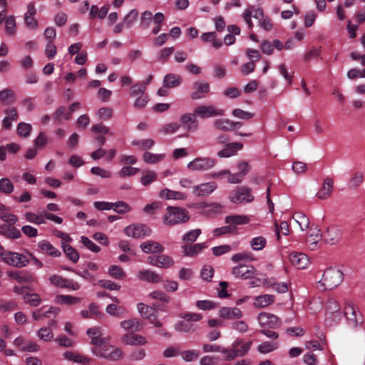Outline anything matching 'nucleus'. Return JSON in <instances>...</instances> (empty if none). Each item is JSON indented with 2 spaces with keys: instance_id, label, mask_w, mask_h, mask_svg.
Masks as SVG:
<instances>
[{
  "instance_id": "nucleus-1",
  "label": "nucleus",
  "mask_w": 365,
  "mask_h": 365,
  "mask_svg": "<svg viewBox=\"0 0 365 365\" xmlns=\"http://www.w3.org/2000/svg\"><path fill=\"white\" fill-rule=\"evenodd\" d=\"M343 281V273L337 269H327L319 282L324 290L332 289L338 287Z\"/></svg>"
},
{
  "instance_id": "nucleus-2",
  "label": "nucleus",
  "mask_w": 365,
  "mask_h": 365,
  "mask_svg": "<svg viewBox=\"0 0 365 365\" xmlns=\"http://www.w3.org/2000/svg\"><path fill=\"white\" fill-rule=\"evenodd\" d=\"M188 212L181 207H168L167 212L163 217V221L167 225H175L186 222L189 220Z\"/></svg>"
},
{
  "instance_id": "nucleus-3",
  "label": "nucleus",
  "mask_w": 365,
  "mask_h": 365,
  "mask_svg": "<svg viewBox=\"0 0 365 365\" xmlns=\"http://www.w3.org/2000/svg\"><path fill=\"white\" fill-rule=\"evenodd\" d=\"M91 352L96 356L110 361H117L122 358L123 354V351L120 348L110 345L107 342L102 346L93 347Z\"/></svg>"
},
{
  "instance_id": "nucleus-4",
  "label": "nucleus",
  "mask_w": 365,
  "mask_h": 365,
  "mask_svg": "<svg viewBox=\"0 0 365 365\" xmlns=\"http://www.w3.org/2000/svg\"><path fill=\"white\" fill-rule=\"evenodd\" d=\"M217 164L215 158L210 157H197L189 162L187 168L193 172H205L212 169Z\"/></svg>"
},
{
  "instance_id": "nucleus-5",
  "label": "nucleus",
  "mask_w": 365,
  "mask_h": 365,
  "mask_svg": "<svg viewBox=\"0 0 365 365\" xmlns=\"http://www.w3.org/2000/svg\"><path fill=\"white\" fill-rule=\"evenodd\" d=\"M348 326L354 329L361 327L364 322V317L360 311L353 304L348 303L344 309Z\"/></svg>"
},
{
  "instance_id": "nucleus-6",
  "label": "nucleus",
  "mask_w": 365,
  "mask_h": 365,
  "mask_svg": "<svg viewBox=\"0 0 365 365\" xmlns=\"http://www.w3.org/2000/svg\"><path fill=\"white\" fill-rule=\"evenodd\" d=\"M326 323L331 326L332 322H338L341 319L340 307L333 298L327 299L325 304Z\"/></svg>"
},
{
  "instance_id": "nucleus-7",
  "label": "nucleus",
  "mask_w": 365,
  "mask_h": 365,
  "mask_svg": "<svg viewBox=\"0 0 365 365\" xmlns=\"http://www.w3.org/2000/svg\"><path fill=\"white\" fill-rule=\"evenodd\" d=\"M1 260L9 265L23 267L29 264L28 257L21 253L6 251L1 254Z\"/></svg>"
},
{
  "instance_id": "nucleus-8",
  "label": "nucleus",
  "mask_w": 365,
  "mask_h": 365,
  "mask_svg": "<svg viewBox=\"0 0 365 365\" xmlns=\"http://www.w3.org/2000/svg\"><path fill=\"white\" fill-rule=\"evenodd\" d=\"M229 200L235 204L248 203L254 200L251 189L245 186L238 187L229 196Z\"/></svg>"
},
{
  "instance_id": "nucleus-9",
  "label": "nucleus",
  "mask_w": 365,
  "mask_h": 365,
  "mask_svg": "<svg viewBox=\"0 0 365 365\" xmlns=\"http://www.w3.org/2000/svg\"><path fill=\"white\" fill-rule=\"evenodd\" d=\"M224 114V110L217 108L212 105H200L193 110L194 116L203 119L221 116Z\"/></svg>"
},
{
  "instance_id": "nucleus-10",
  "label": "nucleus",
  "mask_w": 365,
  "mask_h": 365,
  "mask_svg": "<svg viewBox=\"0 0 365 365\" xmlns=\"http://www.w3.org/2000/svg\"><path fill=\"white\" fill-rule=\"evenodd\" d=\"M124 232L128 237L143 238L150 235L151 230L145 225L137 224L126 227L124 230Z\"/></svg>"
},
{
  "instance_id": "nucleus-11",
  "label": "nucleus",
  "mask_w": 365,
  "mask_h": 365,
  "mask_svg": "<svg viewBox=\"0 0 365 365\" xmlns=\"http://www.w3.org/2000/svg\"><path fill=\"white\" fill-rule=\"evenodd\" d=\"M147 260L149 264L162 269H168L174 264L173 259L166 255L149 256Z\"/></svg>"
},
{
  "instance_id": "nucleus-12",
  "label": "nucleus",
  "mask_w": 365,
  "mask_h": 365,
  "mask_svg": "<svg viewBox=\"0 0 365 365\" xmlns=\"http://www.w3.org/2000/svg\"><path fill=\"white\" fill-rule=\"evenodd\" d=\"M86 334L91 339V344L93 347L102 346L107 342L106 339L103 336V330L100 327H93L88 328Z\"/></svg>"
},
{
  "instance_id": "nucleus-13",
  "label": "nucleus",
  "mask_w": 365,
  "mask_h": 365,
  "mask_svg": "<svg viewBox=\"0 0 365 365\" xmlns=\"http://www.w3.org/2000/svg\"><path fill=\"white\" fill-rule=\"evenodd\" d=\"M217 187L214 182H202L192 187V194L196 197H205L212 194Z\"/></svg>"
},
{
  "instance_id": "nucleus-14",
  "label": "nucleus",
  "mask_w": 365,
  "mask_h": 365,
  "mask_svg": "<svg viewBox=\"0 0 365 365\" xmlns=\"http://www.w3.org/2000/svg\"><path fill=\"white\" fill-rule=\"evenodd\" d=\"M257 320L261 327L277 328L280 326V320L274 314L267 312L259 314Z\"/></svg>"
},
{
  "instance_id": "nucleus-15",
  "label": "nucleus",
  "mask_w": 365,
  "mask_h": 365,
  "mask_svg": "<svg viewBox=\"0 0 365 365\" xmlns=\"http://www.w3.org/2000/svg\"><path fill=\"white\" fill-rule=\"evenodd\" d=\"M243 145L241 143L234 142L227 143L222 149L217 153L220 158H227L237 155V152L242 150Z\"/></svg>"
},
{
  "instance_id": "nucleus-16",
  "label": "nucleus",
  "mask_w": 365,
  "mask_h": 365,
  "mask_svg": "<svg viewBox=\"0 0 365 365\" xmlns=\"http://www.w3.org/2000/svg\"><path fill=\"white\" fill-rule=\"evenodd\" d=\"M256 272L253 266L241 264L233 267L232 274L237 278L250 279Z\"/></svg>"
},
{
  "instance_id": "nucleus-17",
  "label": "nucleus",
  "mask_w": 365,
  "mask_h": 365,
  "mask_svg": "<svg viewBox=\"0 0 365 365\" xmlns=\"http://www.w3.org/2000/svg\"><path fill=\"white\" fill-rule=\"evenodd\" d=\"M218 315L223 319H238L242 317V312L237 307H222L219 309Z\"/></svg>"
},
{
  "instance_id": "nucleus-18",
  "label": "nucleus",
  "mask_w": 365,
  "mask_h": 365,
  "mask_svg": "<svg viewBox=\"0 0 365 365\" xmlns=\"http://www.w3.org/2000/svg\"><path fill=\"white\" fill-rule=\"evenodd\" d=\"M137 277L138 279L150 283H158L162 281V277L159 274L148 269L140 270Z\"/></svg>"
},
{
  "instance_id": "nucleus-19",
  "label": "nucleus",
  "mask_w": 365,
  "mask_h": 365,
  "mask_svg": "<svg viewBox=\"0 0 365 365\" xmlns=\"http://www.w3.org/2000/svg\"><path fill=\"white\" fill-rule=\"evenodd\" d=\"M194 91L191 93L193 100L200 99L210 92V84L206 82L197 81L193 84Z\"/></svg>"
},
{
  "instance_id": "nucleus-20",
  "label": "nucleus",
  "mask_w": 365,
  "mask_h": 365,
  "mask_svg": "<svg viewBox=\"0 0 365 365\" xmlns=\"http://www.w3.org/2000/svg\"><path fill=\"white\" fill-rule=\"evenodd\" d=\"M289 260L293 266L299 269L307 268L309 264L308 257L304 253H291L289 255Z\"/></svg>"
},
{
  "instance_id": "nucleus-21",
  "label": "nucleus",
  "mask_w": 365,
  "mask_h": 365,
  "mask_svg": "<svg viewBox=\"0 0 365 365\" xmlns=\"http://www.w3.org/2000/svg\"><path fill=\"white\" fill-rule=\"evenodd\" d=\"M334 187V180L331 178H327L324 180L322 187L316 194L317 198L325 200L331 195Z\"/></svg>"
},
{
  "instance_id": "nucleus-22",
  "label": "nucleus",
  "mask_w": 365,
  "mask_h": 365,
  "mask_svg": "<svg viewBox=\"0 0 365 365\" xmlns=\"http://www.w3.org/2000/svg\"><path fill=\"white\" fill-rule=\"evenodd\" d=\"M341 236V231L339 227H330L323 234L324 240L331 245L336 244L339 242Z\"/></svg>"
},
{
  "instance_id": "nucleus-23",
  "label": "nucleus",
  "mask_w": 365,
  "mask_h": 365,
  "mask_svg": "<svg viewBox=\"0 0 365 365\" xmlns=\"http://www.w3.org/2000/svg\"><path fill=\"white\" fill-rule=\"evenodd\" d=\"M214 127L219 130L230 131L237 127H241L240 122H234L229 119L219 118L214 121Z\"/></svg>"
},
{
  "instance_id": "nucleus-24",
  "label": "nucleus",
  "mask_w": 365,
  "mask_h": 365,
  "mask_svg": "<svg viewBox=\"0 0 365 365\" xmlns=\"http://www.w3.org/2000/svg\"><path fill=\"white\" fill-rule=\"evenodd\" d=\"M140 248L146 254H160L163 252L164 247L160 243L153 240H148L140 244Z\"/></svg>"
},
{
  "instance_id": "nucleus-25",
  "label": "nucleus",
  "mask_w": 365,
  "mask_h": 365,
  "mask_svg": "<svg viewBox=\"0 0 365 365\" xmlns=\"http://www.w3.org/2000/svg\"><path fill=\"white\" fill-rule=\"evenodd\" d=\"M38 247L41 252L53 257H60L61 253L50 242L46 240H41L38 243Z\"/></svg>"
},
{
  "instance_id": "nucleus-26",
  "label": "nucleus",
  "mask_w": 365,
  "mask_h": 365,
  "mask_svg": "<svg viewBox=\"0 0 365 365\" xmlns=\"http://www.w3.org/2000/svg\"><path fill=\"white\" fill-rule=\"evenodd\" d=\"M122 341L127 345H144L148 342L145 336L133 333L125 334Z\"/></svg>"
},
{
  "instance_id": "nucleus-27",
  "label": "nucleus",
  "mask_w": 365,
  "mask_h": 365,
  "mask_svg": "<svg viewBox=\"0 0 365 365\" xmlns=\"http://www.w3.org/2000/svg\"><path fill=\"white\" fill-rule=\"evenodd\" d=\"M250 221V217L245 215H227L225 219L226 224L234 227L236 225H247Z\"/></svg>"
},
{
  "instance_id": "nucleus-28",
  "label": "nucleus",
  "mask_w": 365,
  "mask_h": 365,
  "mask_svg": "<svg viewBox=\"0 0 365 365\" xmlns=\"http://www.w3.org/2000/svg\"><path fill=\"white\" fill-rule=\"evenodd\" d=\"M159 197L165 200H186L187 195L182 192L172 190L168 188L159 192Z\"/></svg>"
},
{
  "instance_id": "nucleus-29",
  "label": "nucleus",
  "mask_w": 365,
  "mask_h": 365,
  "mask_svg": "<svg viewBox=\"0 0 365 365\" xmlns=\"http://www.w3.org/2000/svg\"><path fill=\"white\" fill-rule=\"evenodd\" d=\"M60 312L58 307H51L48 309L42 307L39 309L35 310L32 313V317L35 320H39L42 317H50L51 315L56 316Z\"/></svg>"
},
{
  "instance_id": "nucleus-30",
  "label": "nucleus",
  "mask_w": 365,
  "mask_h": 365,
  "mask_svg": "<svg viewBox=\"0 0 365 365\" xmlns=\"http://www.w3.org/2000/svg\"><path fill=\"white\" fill-rule=\"evenodd\" d=\"M206 247V242H202L190 245H184L182 247V249L185 255L194 257L200 253Z\"/></svg>"
},
{
  "instance_id": "nucleus-31",
  "label": "nucleus",
  "mask_w": 365,
  "mask_h": 365,
  "mask_svg": "<svg viewBox=\"0 0 365 365\" xmlns=\"http://www.w3.org/2000/svg\"><path fill=\"white\" fill-rule=\"evenodd\" d=\"M322 235L317 227H311L309 230L307 242L311 250H315L317 247L318 242L322 239Z\"/></svg>"
},
{
  "instance_id": "nucleus-32",
  "label": "nucleus",
  "mask_w": 365,
  "mask_h": 365,
  "mask_svg": "<svg viewBox=\"0 0 365 365\" xmlns=\"http://www.w3.org/2000/svg\"><path fill=\"white\" fill-rule=\"evenodd\" d=\"M200 207L202 209V213L206 215L220 214L223 210V206L217 202L210 204L202 203L200 205Z\"/></svg>"
},
{
  "instance_id": "nucleus-33",
  "label": "nucleus",
  "mask_w": 365,
  "mask_h": 365,
  "mask_svg": "<svg viewBox=\"0 0 365 365\" xmlns=\"http://www.w3.org/2000/svg\"><path fill=\"white\" fill-rule=\"evenodd\" d=\"M82 299L68 294H58L55 297V302L58 304L74 305L80 303Z\"/></svg>"
},
{
  "instance_id": "nucleus-34",
  "label": "nucleus",
  "mask_w": 365,
  "mask_h": 365,
  "mask_svg": "<svg viewBox=\"0 0 365 365\" xmlns=\"http://www.w3.org/2000/svg\"><path fill=\"white\" fill-rule=\"evenodd\" d=\"M274 299L272 294H262L255 297L253 305L257 308H264L274 303Z\"/></svg>"
},
{
  "instance_id": "nucleus-35",
  "label": "nucleus",
  "mask_w": 365,
  "mask_h": 365,
  "mask_svg": "<svg viewBox=\"0 0 365 365\" xmlns=\"http://www.w3.org/2000/svg\"><path fill=\"white\" fill-rule=\"evenodd\" d=\"M120 327L125 331H139L143 329V324L138 319H131L122 321Z\"/></svg>"
},
{
  "instance_id": "nucleus-36",
  "label": "nucleus",
  "mask_w": 365,
  "mask_h": 365,
  "mask_svg": "<svg viewBox=\"0 0 365 365\" xmlns=\"http://www.w3.org/2000/svg\"><path fill=\"white\" fill-rule=\"evenodd\" d=\"M165 158V153H153L146 151L143 155V160L147 164H157L163 161Z\"/></svg>"
},
{
  "instance_id": "nucleus-37",
  "label": "nucleus",
  "mask_w": 365,
  "mask_h": 365,
  "mask_svg": "<svg viewBox=\"0 0 365 365\" xmlns=\"http://www.w3.org/2000/svg\"><path fill=\"white\" fill-rule=\"evenodd\" d=\"M63 356L64 359H66L67 361H73L75 363L86 364V363L89 362V361H90V359L80 354L79 353H78L76 351H65L63 354Z\"/></svg>"
},
{
  "instance_id": "nucleus-38",
  "label": "nucleus",
  "mask_w": 365,
  "mask_h": 365,
  "mask_svg": "<svg viewBox=\"0 0 365 365\" xmlns=\"http://www.w3.org/2000/svg\"><path fill=\"white\" fill-rule=\"evenodd\" d=\"M240 342L238 341H235L232 344V348L230 349H225L222 348L220 353L222 354V359L225 361H231L235 358L238 356L237 353V346H239Z\"/></svg>"
},
{
  "instance_id": "nucleus-39",
  "label": "nucleus",
  "mask_w": 365,
  "mask_h": 365,
  "mask_svg": "<svg viewBox=\"0 0 365 365\" xmlns=\"http://www.w3.org/2000/svg\"><path fill=\"white\" fill-rule=\"evenodd\" d=\"M24 218L27 222L37 225L45 224L43 210L38 212H26Z\"/></svg>"
},
{
  "instance_id": "nucleus-40",
  "label": "nucleus",
  "mask_w": 365,
  "mask_h": 365,
  "mask_svg": "<svg viewBox=\"0 0 365 365\" xmlns=\"http://www.w3.org/2000/svg\"><path fill=\"white\" fill-rule=\"evenodd\" d=\"M193 113H185L180 117L181 123L187 127L188 130L195 131L197 129L198 125L195 119Z\"/></svg>"
},
{
  "instance_id": "nucleus-41",
  "label": "nucleus",
  "mask_w": 365,
  "mask_h": 365,
  "mask_svg": "<svg viewBox=\"0 0 365 365\" xmlns=\"http://www.w3.org/2000/svg\"><path fill=\"white\" fill-rule=\"evenodd\" d=\"M250 247L254 251L262 250L267 244V239L263 236H257L250 240Z\"/></svg>"
},
{
  "instance_id": "nucleus-42",
  "label": "nucleus",
  "mask_w": 365,
  "mask_h": 365,
  "mask_svg": "<svg viewBox=\"0 0 365 365\" xmlns=\"http://www.w3.org/2000/svg\"><path fill=\"white\" fill-rule=\"evenodd\" d=\"M181 83V77L173 73L167 74L163 79V86L165 88H175L178 86Z\"/></svg>"
},
{
  "instance_id": "nucleus-43",
  "label": "nucleus",
  "mask_w": 365,
  "mask_h": 365,
  "mask_svg": "<svg viewBox=\"0 0 365 365\" xmlns=\"http://www.w3.org/2000/svg\"><path fill=\"white\" fill-rule=\"evenodd\" d=\"M274 232L277 242H280L281 235H288L289 234V226L286 221H282L279 224L274 223Z\"/></svg>"
},
{
  "instance_id": "nucleus-44",
  "label": "nucleus",
  "mask_w": 365,
  "mask_h": 365,
  "mask_svg": "<svg viewBox=\"0 0 365 365\" xmlns=\"http://www.w3.org/2000/svg\"><path fill=\"white\" fill-rule=\"evenodd\" d=\"M61 247L66 257L73 262L76 263L79 259V254L77 250L71 247L69 244L61 243Z\"/></svg>"
},
{
  "instance_id": "nucleus-45",
  "label": "nucleus",
  "mask_w": 365,
  "mask_h": 365,
  "mask_svg": "<svg viewBox=\"0 0 365 365\" xmlns=\"http://www.w3.org/2000/svg\"><path fill=\"white\" fill-rule=\"evenodd\" d=\"M278 347L277 341H264L259 344L257 349L260 354H266L275 351Z\"/></svg>"
},
{
  "instance_id": "nucleus-46",
  "label": "nucleus",
  "mask_w": 365,
  "mask_h": 365,
  "mask_svg": "<svg viewBox=\"0 0 365 365\" xmlns=\"http://www.w3.org/2000/svg\"><path fill=\"white\" fill-rule=\"evenodd\" d=\"M157 180V173L150 170H144L142 173L140 182L143 186H148Z\"/></svg>"
},
{
  "instance_id": "nucleus-47",
  "label": "nucleus",
  "mask_w": 365,
  "mask_h": 365,
  "mask_svg": "<svg viewBox=\"0 0 365 365\" xmlns=\"http://www.w3.org/2000/svg\"><path fill=\"white\" fill-rule=\"evenodd\" d=\"M138 310L141 317L148 319H151V317H154L156 313L155 310L153 308L143 303H139L138 304Z\"/></svg>"
},
{
  "instance_id": "nucleus-48",
  "label": "nucleus",
  "mask_w": 365,
  "mask_h": 365,
  "mask_svg": "<svg viewBox=\"0 0 365 365\" xmlns=\"http://www.w3.org/2000/svg\"><path fill=\"white\" fill-rule=\"evenodd\" d=\"M132 145L138 147L140 150H148L154 146L155 140L151 138L143 139L141 140H134L132 141Z\"/></svg>"
},
{
  "instance_id": "nucleus-49",
  "label": "nucleus",
  "mask_w": 365,
  "mask_h": 365,
  "mask_svg": "<svg viewBox=\"0 0 365 365\" xmlns=\"http://www.w3.org/2000/svg\"><path fill=\"white\" fill-rule=\"evenodd\" d=\"M108 274L115 279H123L126 277L124 270L118 265H111L108 270Z\"/></svg>"
},
{
  "instance_id": "nucleus-50",
  "label": "nucleus",
  "mask_w": 365,
  "mask_h": 365,
  "mask_svg": "<svg viewBox=\"0 0 365 365\" xmlns=\"http://www.w3.org/2000/svg\"><path fill=\"white\" fill-rule=\"evenodd\" d=\"M38 337L44 341H50L53 337L54 334L50 327H41L37 332Z\"/></svg>"
},
{
  "instance_id": "nucleus-51",
  "label": "nucleus",
  "mask_w": 365,
  "mask_h": 365,
  "mask_svg": "<svg viewBox=\"0 0 365 365\" xmlns=\"http://www.w3.org/2000/svg\"><path fill=\"white\" fill-rule=\"evenodd\" d=\"M218 304L212 300H198L195 303V306L200 310L207 311L217 308Z\"/></svg>"
},
{
  "instance_id": "nucleus-52",
  "label": "nucleus",
  "mask_w": 365,
  "mask_h": 365,
  "mask_svg": "<svg viewBox=\"0 0 365 365\" xmlns=\"http://www.w3.org/2000/svg\"><path fill=\"white\" fill-rule=\"evenodd\" d=\"M182 359L187 362L195 361L200 356L198 351L195 349H189L180 352Z\"/></svg>"
},
{
  "instance_id": "nucleus-53",
  "label": "nucleus",
  "mask_w": 365,
  "mask_h": 365,
  "mask_svg": "<svg viewBox=\"0 0 365 365\" xmlns=\"http://www.w3.org/2000/svg\"><path fill=\"white\" fill-rule=\"evenodd\" d=\"M5 31L8 35L13 36L16 34V20L14 16H9L6 19Z\"/></svg>"
},
{
  "instance_id": "nucleus-54",
  "label": "nucleus",
  "mask_w": 365,
  "mask_h": 365,
  "mask_svg": "<svg viewBox=\"0 0 365 365\" xmlns=\"http://www.w3.org/2000/svg\"><path fill=\"white\" fill-rule=\"evenodd\" d=\"M293 218L299 225L300 229L304 231L309 227V220L307 216L302 213H296L294 215Z\"/></svg>"
},
{
  "instance_id": "nucleus-55",
  "label": "nucleus",
  "mask_w": 365,
  "mask_h": 365,
  "mask_svg": "<svg viewBox=\"0 0 365 365\" xmlns=\"http://www.w3.org/2000/svg\"><path fill=\"white\" fill-rule=\"evenodd\" d=\"M9 276L16 280L18 282H31L34 281V278L31 275L28 274H21L19 272H10L9 273Z\"/></svg>"
},
{
  "instance_id": "nucleus-56",
  "label": "nucleus",
  "mask_w": 365,
  "mask_h": 365,
  "mask_svg": "<svg viewBox=\"0 0 365 365\" xmlns=\"http://www.w3.org/2000/svg\"><path fill=\"white\" fill-rule=\"evenodd\" d=\"M48 281L53 286L58 288H64L67 282V279L58 274H52L49 277Z\"/></svg>"
},
{
  "instance_id": "nucleus-57",
  "label": "nucleus",
  "mask_w": 365,
  "mask_h": 365,
  "mask_svg": "<svg viewBox=\"0 0 365 365\" xmlns=\"http://www.w3.org/2000/svg\"><path fill=\"white\" fill-rule=\"evenodd\" d=\"M14 187L12 182L6 178L0 180V191L5 194H10L14 191Z\"/></svg>"
},
{
  "instance_id": "nucleus-58",
  "label": "nucleus",
  "mask_w": 365,
  "mask_h": 365,
  "mask_svg": "<svg viewBox=\"0 0 365 365\" xmlns=\"http://www.w3.org/2000/svg\"><path fill=\"white\" fill-rule=\"evenodd\" d=\"M24 299L26 303L29 304V305H31L32 307H37L41 302V299L39 295L36 293L25 294L24 296Z\"/></svg>"
},
{
  "instance_id": "nucleus-59",
  "label": "nucleus",
  "mask_w": 365,
  "mask_h": 365,
  "mask_svg": "<svg viewBox=\"0 0 365 365\" xmlns=\"http://www.w3.org/2000/svg\"><path fill=\"white\" fill-rule=\"evenodd\" d=\"M0 101L4 104H11L14 101V92L11 89H6L0 92Z\"/></svg>"
},
{
  "instance_id": "nucleus-60",
  "label": "nucleus",
  "mask_w": 365,
  "mask_h": 365,
  "mask_svg": "<svg viewBox=\"0 0 365 365\" xmlns=\"http://www.w3.org/2000/svg\"><path fill=\"white\" fill-rule=\"evenodd\" d=\"M180 127V124L178 123H170L163 125L160 131L164 135H170L177 132Z\"/></svg>"
},
{
  "instance_id": "nucleus-61",
  "label": "nucleus",
  "mask_w": 365,
  "mask_h": 365,
  "mask_svg": "<svg viewBox=\"0 0 365 365\" xmlns=\"http://www.w3.org/2000/svg\"><path fill=\"white\" fill-rule=\"evenodd\" d=\"M32 127L30 124L20 123L17 126V133L21 137L27 138L30 135Z\"/></svg>"
},
{
  "instance_id": "nucleus-62",
  "label": "nucleus",
  "mask_w": 365,
  "mask_h": 365,
  "mask_svg": "<svg viewBox=\"0 0 365 365\" xmlns=\"http://www.w3.org/2000/svg\"><path fill=\"white\" fill-rule=\"evenodd\" d=\"M113 210L118 214H125L131 210V207L123 201L113 203Z\"/></svg>"
},
{
  "instance_id": "nucleus-63",
  "label": "nucleus",
  "mask_w": 365,
  "mask_h": 365,
  "mask_svg": "<svg viewBox=\"0 0 365 365\" xmlns=\"http://www.w3.org/2000/svg\"><path fill=\"white\" fill-rule=\"evenodd\" d=\"M201 232H202L200 229H195L190 230L183 235L182 240L186 242H195L200 235Z\"/></svg>"
},
{
  "instance_id": "nucleus-64",
  "label": "nucleus",
  "mask_w": 365,
  "mask_h": 365,
  "mask_svg": "<svg viewBox=\"0 0 365 365\" xmlns=\"http://www.w3.org/2000/svg\"><path fill=\"white\" fill-rule=\"evenodd\" d=\"M106 312L109 315L119 317L124 312V309L117 304H110L106 307Z\"/></svg>"
}]
</instances>
